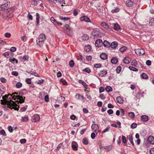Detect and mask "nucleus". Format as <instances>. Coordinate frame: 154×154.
Here are the masks:
<instances>
[{"label": "nucleus", "mask_w": 154, "mask_h": 154, "mask_svg": "<svg viewBox=\"0 0 154 154\" xmlns=\"http://www.w3.org/2000/svg\"><path fill=\"white\" fill-rule=\"evenodd\" d=\"M150 154H154V148H152L149 151Z\"/></svg>", "instance_id": "nucleus-64"}, {"label": "nucleus", "mask_w": 154, "mask_h": 154, "mask_svg": "<svg viewBox=\"0 0 154 154\" xmlns=\"http://www.w3.org/2000/svg\"><path fill=\"white\" fill-rule=\"evenodd\" d=\"M1 81L3 83H5L6 82V79L3 77H2L0 79Z\"/></svg>", "instance_id": "nucleus-61"}, {"label": "nucleus", "mask_w": 154, "mask_h": 154, "mask_svg": "<svg viewBox=\"0 0 154 154\" xmlns=\"http://www.w3.org/2000/svg\"><path fill=\"white\" fill-rule=\"evenodd\" d=\"M15 94L17 95V94L16 92H15L14 93H13L12 95L11 94L12 96V97H11L10 96H9L8 99H7L8 100H11V98H13L14 100L17 99V102L20 103L24 102V100L25 98V97L20 95H14Z\"/></svg>", "instance_id": "nucleus-2"}, {"label": "nucleus", "mask_w": 154, "mask_h": 154, "mask_svg": "<svg viewBox=\"0 0 154 154\" xmlns=\"http://www.w3.org/2000/svg\"><path fill=\"white\" fill-rule=\"evenodd\" d=\"M3 55L7 58H8L9 57V52H6L3 54Z\"/></svg>", "instance_id": "nucleus-57"}, {"label": "nucleus", "mask_w": 154, "mask_h": 154, "mask_svg": "<svg viewBox=\"0 0 154 154\" xmlns=\"http://www.w3.org/2000/svg\"><path fill=\"white\" fill-rule=\"evenodd\" d=\"M137 125L135 123H132L131 125V128H135L137 127Z\"/></svg>", "instance_id": "nucleus-58"}, {"label": "nucleus", "mask_w": 154, "mask_h": 154, "mask_svg": "<svg viewBox=\"0 0 154 154\" xmlns=\"http://www.w3.org/2000/svg\"><path fill=\"white\" fill-rule=\"evenodd\" d=\"M10 96L11 97H12V96L11 95H5L4 96H3L2 97V99L3 100H8L7 99H8V97Z\"/></svg>", "instance_id": "nucleus-35"}, {"label": "nucleus", "mask_w": 154, "mask_h": 154, "mask_svg": "<svg viewBox=\"0 0 154 154\" xmlns=\"http://www.w3.org/2000/svg\"><path fill=\"white\" fill-rule=\"evenodd\" d=\"M82 39L83 40H87L89 38L88 36L87 35H84L82 37Z\"/></svg>", "instance_id": "nucleus-34"}, {"label": "nucleus", "mask_w": 154, "mask_h": 154, "mask_svg": "<svg viewBox=\"0 0 154 154\" xmlns=\"http://www.w3.org/2000/svg\"><path fill=\"white\" fill-rule=\"evenodd\" d=\"M97 135V134H96V133L95 134L94 132L92 133L91 134V138L93 139H94Z\"/></svg>", "instance_id": "nucleus-52"}, {"label": "nucleus", "mask_w": 154, "mask_h": 154, "mask_svg": "<svg viewBox=\"0 0 154 154\" xmlns=\"http://www.w3.org/2000/svg\"><path fill=\"white\" fill-rule=\"evenodd\" d=\"M1 103L2 104H7L8 107L11 109H13L15 110H18L19 106L14 101L11 100H1Z\"/></svg>", "instance_id": "nucleus-1"}, {"label": "nucleus", "mask_w": 154, "mask_h": 154, "mask_svg": "<svg viewBox=\"0 0 154 154\" xmlns=\"http://www.w3.org/2000/svg\"><path fill=\"white\" fill-rule=\"evenodd\" d=\"M101 25L103 27L108 31H110L111 30V28L109 27L107 24L105 22H103L101 23Z\"/></svg>", "instance_id": "nucleus-10"}, {"label": "nucleus", "mask_w": 154, "mask_h": 154, "mask_svg": "<svg viewBox=\"0 0 154 154\" xmlns=\"http://www.w3.org/2000/svg\"><path fill=\"white\" fill-rule=\"evenodd\" d=\"M82 143L84 144L87 145L88 143V142L87 138H85L83 139Z\"/></svg>", "instance_id": "nucleus-39"}, {"label": "nucleus", "mask_w": 154, "mask_h": 154, "mask_svg": "<svg viewBox=\"0 0 154 154\" xmlns=\"http://www.w3.org/2000/svg\"><path fill=\"white\" fill-rule=\"evenodd\" d=\"M126 5L128 7H131L133 5V2L131 0H128L126 2Z\"/></svg>", "instance_id": "nucleus-16"}, {"label": "nucleus", "mask_w": 154, "mask_h": 154, "mask_svg": "<svg viewBox=\"0 0 154 154\" xmlns=\"http://www.w3.org/2000/svg\"><path fill=\"white\" fill-rule=\"evenodd\" d=\"M75 97L77 99L81 100H83L84 98L83 96L80 95L79 94H76L75 96Z\"/></svg>", "instance_id": "nucleus-25"}, {"label": "nucleus", "mask_w": 154, "mask_h": 154, "mask_svg": "<svg viewBox=\"0 0 154 154\" xmlns=\"http://www.w3.org/2000/svg\"><path fill=\"white\" fill-rule=\"evenodd\" d=\"M118 61V59L116 57H113L111 60V62L113 64H116L117 63Z\"/></svg>", "instance_id": "nucleus-30"}, {"label": "nucleus", "mask_w": 154, "mask_h": 154, "mask_svg": "<svg viewBox=\"0 0 154 154\" xmlns=\"http://www.w3.org/2000/svg\"><path fill=\"white\" fill-rule=\"evenodd\" d=\"M107 74V72L105 70H103L101 71L100 73H99V75L100 76H103Z\"/></svg>", "instance_id": "nucleus-28"}, {"label": "nucleus", "mask_w": 154, "mask_h": 154, "mask_svg": "<svg viewBox=\"0 0 154 154\" xmlns=\"http://www.w3.org/2000/svg\"><path fill=\"white\" fill-rule=\"evenodd\" d=\"M69 65L70 67H73L74 65V63L73 60H70L69 62Z\"/></svg>", "instance_id": "nucleus-43"}, {"label": "nucleus", "mask_w": 154, "mask_h": 154, "mask_svg": "<svg viewBox=\"0 0 154 154\" xmlns=\"http://www.w3.org/2000/svg\"><path fill=\"white\" fill-rule=\"evenodd\" d=\"M79 82L82 84L86 88H87V87H88L86 83L84 81L81 80H79Z\"/></svg>", "instance_id": "nucleus-32"}, {"label": "nucleus", "mask_w": 154, "mask_h": 154, "mask_svg": "<svg viewBox=\"0 0 154 154\" xmlns=\"http://www.w3.org/2000/svg\"><path fill=\"white\" fill-rule=\"evenodd\" d=\"M102 44V41L100 39H98L96 41L95 45L96 47H99Z\"/></svg>", "instance_id": "nucleus-13"}, {"label": "nucleus", "mask_w": 154, "mask_h": 154, "mask_svg": "<svg viewBox=\"0 0 154 154\" xmlns=\"http://www.w3.org/2000/svg\"><path fill=\"white\" fill-rule=\"evenodd\" d=\"M129 69L130 70L134 72H137L138 71V70L137 69L131 66H129Z\"/></svg>", "instance_id": "nucleus-38"}, {"label": "nucleus", "mask_w": 154, "mask_h": 154, "mask_svg": "<svg viewBox=\"0 0 154 154\" xmlns=\"http://www.w3.org/2000/svg\"><path fill=\"white\" fill-rule=\"evenodd\" d=\"M113 28L114 29L118 30L120 29V27L117 23H114Z\"/></svg>", "instance_id": "nucleus-27"}, {"label": "nucleus", "mask_w": 154, "mask_h": 154, "mask_svg": "<svg viewBox=\"0 0 154 154\" xmlns=\"http://www.w3.org/2000/svg\"><path fill=\"white\" fill-rule=\"evenodd\" d=\"M127 138L129 139V141L131 143L132 145H133L134 142L133 140V138L132 135H129L127 137Z\"/></svg>", "instance_id": "nucleus-29"}, {"label": "nucleus", "mask_w": 154, "mask_h": 154, "mask_svg": "<svg viewBox=\"0 0 154 154\" xmlns=\"http://www.w3.org/2000/svg\"><path fill=\"white\" fill-rule=\"evenodd\" d=\"M9 3L7 2L4 4L0 5V10H2L7 9L10 6Z\"/></svg>", "instance_id": "nucleus-8"}, {"label": "nucleus", "mask_w": 154, "mask_h": 154, "mask_svg": "<svg viewBox=\"0 0 154 154\" xmlns=\"http://www.w3.org/2000/svg\"><path fill=\"white\" fill-rule=\"evenodd\" d=\"M112 146L111 145L104 147V149H106L107 152H109L112 149Z\"/></svg>", "instance_id": "nucleus-31"}, {"label": "nucleus", "mask_w": 154, "mask_h": 154, "mask_svg": "<svg viewBox=\"0 0 154 154\" xmlns=\"http://www.w3.org/2000/svg\"><path fill=\"white\" fill-rule=\"evenodd\" d=\"M21 40L23 42H25L26 40V35H24L21 37Z\"/></svg>", "instance_id": "nucleus-60"}, {"label": "nucleus", "mask_w": 154, "mask_h": 154, "mask_svg": "<svg viewBox=\"0 0 154 154\" xmlns=\"http://www.w3.org/2000/svg\"><path fill=\"white\" fill-rule=\"evenodd\" d=\"M29 119L28 117L25 116L24 117H22V120L24 122H26L28 121Z\"/></svg>", "instance_id": "nucleus-48"}, {"label": "nucleus", "mask_w": 154, "mask_h": 154, "mask_svg": "<svg viewBox=\"0 0 154 154\" xmlns=\"http://www.w3.org/2000/svg\"><path fill=\"white\" fill-rule=\"evenodd\" d=\"M50 20L52 23H53L55 26H56V23H57V21L53 17H51L50 19Z\"/></svg>", "instance_id": "nucleus-36"}, {"label": "nucleus", "mask_w": 154, "mask_h": 154, "mask_svg": "<svg viewBox=\"0 0 154 154\" xmlns=\"http://www.w3.org/2000/svg\"><path fill=\"white\" fill-rule=\"evenodd\" d=\"M46 38L45 35L44 34H41L39 36L38 39L37 40V44L40 46H42L44 43V41Z\"/></svg>", "instance_id": "nucleus-3"}, {"label": "nucleus", "mask_w": 154, "mask_h": 154, "mask_svg": "<svg viewBox=\"0 0 154 154\" xmlns=\"http://www.w3.org/2000/svg\"><path fill=\"white\" fill-rule=\"evenodd\" d=\"M20 57L23 60H27L29 59V56L28 55H25L23 57Z\"/></svg>", "instance_id": "nucleus-45"}, {"label": "nucleus", "mask_w": 154, "mask_h": 154, "mask_svg": "<svg viewBox=\"0 0 154 154\" xmlns=\"http://www.w3.org/2000/svg\"><path fill=\"white\" fill-rule=\"evenodd\" d=\"M8 129L9 131L11 133L13 131V128L11 126H8Z\"/></svg>", "instance_id": "nucleus-55"}, {"label": "nucleus", "mask_w": 154, "mask_h": 154, "mask_svg": "<svg viewBox=\"0 0 154 154\" xmlns=\"http://www.w3.org/2000/svg\"><path fill=\"white\" fill-rule=\"evenodd\" d=\"M118 45V43L116 42H114L111 43L110 46L112 48H116Z\"/></svg>", "instance_id": "nucleus-17"}, {"label": "nucleus", "mask_w": 154, "mask_h": 154, "mask_svg": "<svg viewBox=\"0 0 154 154\" xmlns=\"http://www.w3.org/2000/svg\"><path fill=\"white\" fill-rule=\"evenodd\" d=\"M28 17L29 19L30 20H32L33 19L32 16L29 13L28 14Z\"/></svg>", "instance_id": "nucleus-63"}, {"label": "nucleus", "mask_w": 154, "mask_h": 154, "mask_svg": "<svg viewBox=\"0 0 154 154\" xmlns=\"http://www.w3.org/2000/svg\"><path fill=\"white\" fill-rule=\"evenodd\" d=\"M0 134L2 135L3 136H6V134L5 133V132L4 130H2L0 131Z\"/></svg>", "instance_id": "nucleus-50"}, {"label": "nucleus", "mask_w": 154, "mask_h": 154, "mask_svg": "<svg viewBox=\"0 0 154 154\" xmlns=\"http://www.w3.org/2000/svg\"><path fill=\"white\" fill-rule=\"evenodd\" d=\"M127 48L125 46H123L121 47L119 49L120 51L122 53L124 52L126 50Z\"/></svg>", "instance_id": "nucleus-33"}, {"label": "nucleus", "mask_w": 154, "mask_h": 154, "mask_svg": "<svg viewBox=\"0 0 154 154\" xmlns=\"http://www.w3.org/2000/svg\"><path fill=\"white\" fill-rule=\"evenodd\" d=\"M102 44L105 47H108L110 46V43L106 41H104Z\"/></svg>", "instance_id": "nucleus-22"}, {"label": "nucleus", "mask_w": 154, "mask_h": 154, "mask_svg": "<svg viewBox=\"0 0 154 154\" xmlns=\"http://www.w3.org/2000/svg\"><path fill=\"white\" fill-rule=\"evenodd\" d=\"M5 37L8 38H10L11 36V34L9 33H6L5 34Z\"/></svg>", "instance_id": "nucleus-56"}, {"label": "nucleus", "mask_w": 154, "mask_h": 154, "mask_svg": "<svg viewBox=\"0 0 154 154\" xmlns=\"http://www.w3.org/2000/svg\"><path fill=\"white\" fill-rule=\"evenodd\" d=\"M122 142L124 143H126V137L123 136H122Z\"/></svg>", "instance_id": "nucleus-54"}, {"label": "nucleus", "mask_w": 154, "mask_h": 154, "mask_svg": "<svg viewBox=\"0 0 154 154\" xmlns=\"http://www.w3.org/2000/svg\"><path fill=\"white\" fill-rule=\"evenodd\" d=\"M22 86V84L20 82H18L16 85V87L17 88H20Z\"/></svg>", "instance_id": "nucleus-46"}, {"label": "nucleus", "mask_w": 154, "mask_h": 154, "mask_svg": "<svg viewBox=\"0 0 154 154\" xmlns=\"http://www.w3.org/2000/svg\"><path fill=\"white\" fill-rule=\"evenodd\" d=\"M40 120V117L39 115L34 114L32 118V121L33 122H39Z\"/></svg>", "instance_id": "nucleus-5"}, {"label": "nucleus", "mask_w": 154, "mask_h": 154, "mask_svg": "<svg viewBox=\"0 0 154 154\" xmlns=\"http://www.w3.org/2000/svg\"><path fill=\"white\" fill-rule=\"evenodd\" d=\"M110 128V127H109L106 128L105 129H104L102 131V133H104L106 132H108L109 131Z\"/></svg>", "instance_id": "nucleus-51"}, {"label": "nucleus", "mask_w": 154, "mask_h": 154, "mask_svg": "<svg viewBox=\"0 0 154 154\" xmlns=\"http://www.w3.org/2000/svg\"><path fill=\"white\" fill-rule=\"evenodd\" d=\"M116 101L117 103L122 104L123 102V100L122 98L120 96H119L116 98Z\"/></svg>", "instance_id": "nucleus-19"}, {"label": "nucleus", "mask_w": 154, "mask_h": 154, "mask_svg": "<svg viewBox=\"0 0 154 154\" xmlns=\"http://www.w3.org/2000/svg\"><path fill=\"white\" fill-rule=\"evenodd\" d=\"M67 34L69 36H71L73 34V31H72V28H70V29L68 30L67 32Z\"/></svg>", "instance_id": "nucleus-23"}, {"label": "nucleus", "mask_w": 154, "mask_h": 154, "mask_svg": "<svg viewBox=\"0 0 154 154\" xmlns=\"http://www.w3.org/2000/svg\"><path fill=\"white\" fill-rule=\"evenodd\" d=\"M80 20L81 21L84 22H90L91 20L89 17L86 16H83L81 17Z\"/></svg>", "instance_id": "nucleus-11"}, {"label": "nucleus", "mask_w": 154, "mask_h": 154, "mask_svg": "<svg viewBox=\"0 0 154 154\" xmlns=\"http://www.w3.org/2000/svg\"><path fill=\"white\" fill-rule=\"evenodd\" d=\"M91 46L89 45H88L85 46V50L86 52H89L91 50Z\"/></svg>", "instance_id": "nucleus-26"}, {"label": "nucleus", "mask_w": 154, "mask_h": 154, "mask_svg": "<svg viewBox=\"0 0 154 154\" xmlns=\"http://www.w3.org/2000/svg\"><path fill=\"white\" fill-rule=\"evenodd\" d=\"M64 27L67 30L70 29L71 27H70L68 24H66L64 26Z\"/></svg>", "instance_id": "nucleus-59"}, {"label": "nucleus", "mask_w": 154, "mask_h": 154, "mask_svg": "<svg viewBox=\"0 0 154 154\" xmlns=\"http://www.w3.org/2000/svg\"><path fill=\"white\" fill-rule=\"evenodd\" d=\"M100 58L103 60H105L107 59V54L105 53H102L100 55Z\"/></svg>", "instance_id": "nucleus-18"}, {"label": "nucleus", "mask_w": 154, "mask_h": 154, "mask_svg": "<svg viewBox=\"0 0 154 154\" xmlns=\"http://www.w3.org/2000/svg\"><path fill=\"white\" fill-rule=\"evenodd\" d=\"M141 76L142 78L145 79H146L148 78V75L145 73H143L141 75Z\"/></svg>", "instance_id": "nucleus-41"}, {"label": "nucleus", "mask_w": 154, "mask_h": 154, "mask_svg": "<svg viewBox=\"0 0 154 154\" xmlns=\"http://www.w3.org/2000/svg\"><path fill=\"white\" fill-rule=\"evenodd\" d=\"M119 10L120 9L119 8H116L112 10L111 12L112 13H114L115 12L117 13L118 12Z\"/></svg>", "instance_id": "nucleus-42"}, {"label": "nucleus", "mask_w": 154, "mask_h": 154, "mask_svg": "<svg viewBox=\"0 0 154 154\" xmlns=\"http://www.w3.org/2000/svg\"><path fill=\"white\" fill-rule=\"evenodd\" d=\"M135 53L138 55H142L145 53V51L143 49H137L135 50Z\"/></svg>", "instance_id": "nucleus-7"}, {"label": "nucleus", "mask_w": 154, "mask_h": 154, "mask_svg": "<svg viewBox=\"0 0 154 154\" xmlns=\"http://www.w3.org/2000/svg\"><path fill=\"white\" fill-rule=\"evenodd\" d=\"M148 142L152 144H154V137L151 136H149L148 139Z\"/></svg>", "instance_id": "nucleus-12"}, {"label": "nucleus", "mask_w": 154, "mask_h": 154, "mask_svg": "<svg viewBox=\"0 0 154 154\" xmlns=\"http://www.w3.org/2000/svg\"><path fill=\"white\" fill-rule=\"evenodd\" d=\"M91 129L93 131L96 133V134H97L98 132L99 131L98 130L99 127L97 124H94L91 126Z\"/></svg>", "instance_id": "nucleus-6"}, {"label": "nucleus", "mask_w": 154, "mask_h": 154, "mask_svg": "<svg viewBox=\"0 0 154 154\" xmlns=\"http://www.w3.org/2000/svg\"><path fill=\"white\" fill-rule=\"evenodd\" d=\"M131 65L134 67H137L138 65L137 61L136 60H133L131 62Z\"/></svg>", "instance_id": "nucleus-24"}, {"label": "nucleus", "mask_w": 154, "mask_h": 154, "mask_svg": "<svg viewBox=\"0 0 154 154\" xmlns=\"http://www.w3.org/2000/svg\"><path fill=\"white\" fill-rule=\"evenodd\" d=\"M72 147L73 150H77L78 147L77 143L74 141H72Z\"/></svg>", "instance_id": "nucleus-9"}, {"label": "nucleus", "mask_w": 154, "mask_h": 154, "mask_svg": "<svg viewBox=\"0 0 154 154\" xmlns=\"http://www.w3.org/2000/svg\"><path fill=\"white\" fill-rule=\"evenodd\" d=\"M131 60V59L129 57H126L124 58L123 62L125 63L128 64L129 63Z\"/></svg>", "instance_id": "nucleus-15"}, {"label": "nucleus", "mask_w": 154, "mask_h": 154, "mask_svg": "<svg viewBox=\"0 0 154 154\" xmlns=\"http://www.w3.org/2000/svg\"><path fill=\"white\" fill-rule=\"evenodd\" d=\"M60 81L61 82L63 85H67V82L66 81L63 79H60Z\"/></svg>", "instance_id": "nucleus-40"}, {"label": "nucleus", "mask_w": 154, "mask_h": 154, "mask_svg": "<svg viewBox=\"0 0 154 154\" xmlns=\"http://www.w3.org/2000/svg\"><path fill=\"white\" fill-rule=\"evenodd\" d=\"M40 15L37 13H36V23L37 25H38L39 23Z\"/></svg>", "instance_id": "nucleus-21"}, {"label": "nucleus", "mask_w": 154, "mask_h": 154, "mask_svg": "<svg viewBox=\"0 0 154 154\" xmlns=\"http://www.w3.org/2000/svg\"><path fill=\"white\" fill-rule=\"evenodd\" d=\"M26 140L25 139H23L20 140V142L21 143H24L26 142Z\"/></svg>", "instance_id": "nucleus-62"}, {"label": "nucleus", "mask_w": 154, "mask_h": 154, "mask_svg": "<svg viewBox=\"0 0 154 154\" xmlns=\"http://www.w3.org/2000/svg\"><path fill=\"white\" fill-rule=\"evenodd\" d=\"M83 71L88 73H89L91 72V70L89 68H86L85 69H84Z\"/></svg>", "instance_id": "nucleus-49"}, {"label": "nucleus", "mask_w": 154, "mask_h": 154, "mask_svg": "<svg viewBox=\"0 0 154 154\" xmlns=\"http://www.w3.org/2000/svg\"><path fill=\"white\" fill-rule=\"evenodd\" d=\"M31 79L27 78L26 79V82L28 84H30L31 83Z\"/></svg>", "instance_id": "nucleus-47"}, {"label": "nucleus", "mask_w": 154, "mask_h": 154, "mask_svg": "<svg viewBox=\"0 0 154 154\" xmlns=\"http://www.w3.org/2000/svg\"><path fill=\"white\" fill-rule=\"evenodd\" d=\"M140 119L143 122H146L149 120L148 117L145 115H142L141 116Z\"/></svg>", "instance_id": "nucleus-14"}, {"label": "nucleus", "mask_w": 154, "mask_h": 154, "mask_svg": "<svg viewBox=\"0 0 154 154\" xmlns=\"http://www.w3.org/2000/svg\"><path fill=\"white\" fill-rule=\"evenodd\" d=\"M9 61L13 64H14L15 63H18L17 60L13 57L10 58Z\"/></svg>", "instance_id": "nucleus-20"}, {"label": "nucleus", "mask_w": 154, "mask_h": 154, "mask_svg": "<svg viewBox=\"0 0 154 154\" xmlns=\"http://www.w3.org/2000/svg\"><path fill=\"white\" fill-rule=\"evenodd\" d=\"M121 67L120 66L118 67L116 69V72L117 73H119L121 71Z\"/></svg>", "instance_id": "nucleus-53"}, {"label": "nucleus", "mask_w": 154, "mask_h": 154, "mask_svg": "<svg viewBox=\"0 0 154 154\" xmlns=\"http://www.w3.org/2000/svg\"><path fill=\"white\" fill-rule=\"evenodd\" d=\"M3 16L5 19L7 20H9L13 17V14L11 12L6 11V12L3 14Z\"/></svg>", "instance_id": "nucleus-4"}, {"label": "nucleus", "mask_w": 154, "mask_h": 154, "mask_svg": "<svg viewBox=\"0 0 154 154\" xmlns=\"http://www.w3.org/2000/svg\"><path fill=\"white\" fill-rule=\"evenodd\" d=\"M128 116L130 118H132L134 117L135 115L133 112H130L128 113Z\"/></svg>", "instance_id": "nucleus-44"}, {"label": "nucleus", "mask_w": 154, "mask_h": 154, "mask_svg": "<svg viewBox=\"0 0 154 154\" xmlns=\"http://www.w3.org/2000/svg\"><path fill=\"white\" fill-rule=\"evenodd\" d=\"M105 90L107 92H109L111 91L112 90V89L110 86H107Z\"/></svg>", "instance_id": "nucleus-37"}]
</instances>
